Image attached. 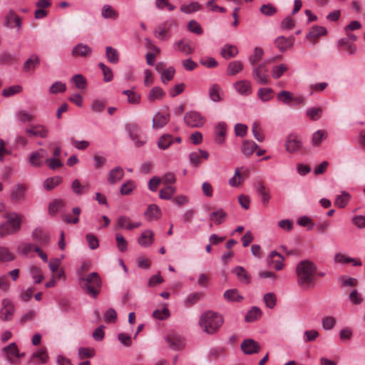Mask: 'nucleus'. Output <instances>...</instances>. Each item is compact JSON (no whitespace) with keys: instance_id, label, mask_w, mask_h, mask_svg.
<instances>
[{"instance_id":"nucleus-3","label":"nucleus","mask_w":365,"mask_h":365,"mask_svg":"<svg viewBox=\"0 0 365 365\" xmlns=\"http://www.w3.org/2000/svg\"><path fill=\"white\" fill-rule=\"evenodd\" d=\"M79 284L86 294L96 299L100 292L102 282L97 272H91L79 278Z\"/></svg>"},{"instance_id":"nucleus-39","label":"nucleus","mask_w":365,"mask_h":365,"mask_svg":"<svg viewBox=\"0 0 365 365\" xmlns=\"http://www.w3.org/2000/svg\"><path fill=\"white\" fill-rule=\"evenodd\" d=\"M224 297L229 302H240L243 299V297L239 294V292L236 289L225 291Z\"/></svg>"},{"instance_id":"nucleus-32","label":"nucleus","mask_w":365,"mask_h":365,"mask_svg":"<svg viewBox=\"0 0 365 365\" xmlns=\"http://www.w3.org/2000/svg\"><path fill=\"white\" fill-rule=\"evenodd\" d=\"M40 63L39 57L36 55H31L23 64L22 69L24 71H34Z\"/></svg>"},{"instance_id":"nucleus-55","label":"nucleus","mask_w":365,"mask_h":365,"mask_svg":"<svg viewBox=\"0 0 365 365\" xmlns=\"http://www.w3.org/2000/svg\"><path fill=\"white\" fill-rule=\"evenodd\" d=\"M14 259L13 253L4 247H0V262H10Z\"/></svg>"},{"instance_id":"nucleus-28","label":"nucleus","mask_w":365,"mask_h":365,"mask_svg":"<svg viewBox=\"0 0 365 365\" xmlns=\"http://www.w3.org/2000/svg\"><path fill=\"white\" fill-rule=\"evenodd\" d=\"M160 210L155 204L150 205L144 212L145 217L149 220H155L160 218Z\"/></svg>"},{"instance_id":"nucleus-57","label":"nucleus","mask_w":365,"mask_h":365,"mask_svg":"<svg viewBox=\"0 0 365 365\" xmlns=\"http://www.w3.org/2000/svg\"><path fill=\"white\" fill-rule=\"evenodd\" d=\"M66 90V86L61 81H56L49 88V92L52 94L63 93Z\"/></svg>"},{"instance_id":"nucleus-37","label":"nucleus","mask_w":365,"mask_h":365,"mask_svg":"<svg viewBox=\"0 0 365 365\" xmlns=\"http://www.w3.org/2000/svg\"><path fill=\"white\" fill-rule=\"evenodd\" d=\"M174 47L176 50L183 53L185 55L192 53L194 49L192 48L187 42H185L183 39L176 41L174 43Z\"/></svg>"},{"instance_id":"nucleus-64","label":"nucleus","mask_w":365,"mask_h":365,"mask_svg":"<svg viewBox=\"0 0 365 365\" xmlns=\"http://www.w3.org/2000/svg\"><path fill=\"white\" fill-rule=\"evenodd\" d=\"M277 98L285 104H289L291 101L294 99L292 93L287 91H282L279 92L277 95Z\"/></svg>"},{"instance_id":"nucleus-41","label":"nucleus","mask_w":365,"mask_h":365,"mask_svg":"<svg viewBox=\"0 0 365 365\" xmlns=\"http://www.w3.org/2000/svg\"><path fill=\"white\" fill-rule=\"evenodd\" d=\"M351 195L346 191H342L340 195L336 197L334 205L340 208L344 207L350 200Z\"/></svg>"},{"instance_id":"nucleus-40","label":"nucleus","mask_w":365,"mask_h":365,"mask_svg":"<svg viewBox=\"0 0 365 365\" xmlns=\"http://www.w3.org/2000/svg\"><path fill=\"white\" fill-rule=\"evenodd\" d=\"M173 137L170 134H163L158 141V146L161 150H165L173 143Z\"/></svg>"},{"instance_id":"nucleus-31","label":"nucleus","mask_w":365,"mask_h":365,"mask_svg":"<svg viewBox=\"0 0 365 365\" xmlns=\"http://www.w3.org/2000/svg\"><path fill=\"white\" fill-rule=\"evenodd\" d=\"M165 95V93L162 88L155 86L149 91L147 98L149 102L153 103L163 99Z\"/></svg>"},{"instance_id":"nucleus-48","label":"nucleus","mask_w":365,"mask_h":365,"mask_svg":"<svg viewBox=\"0 0 365 365\" xmlns=\"http://www.w3.org/2000/svg\"><path fill=\"white\" fill-rule=\"evenodd\" d=\"M106 58L108 61L111 63H116L119 61L118 53L116 49L111 46H107L106 48Z\"/></svg>"},{"instance_id":"nucleus-19","label":"nucleus","mask_w":365,"mask_h":365,"mask_svg":"<svg viewBox=\"0 0 365 365\" xmlns=\"http://www.w3.org/2000/svg\"><path fill=\"white\" fill-rule=\"evenodd\" d=\"M169 346L174 349L178 350L184 346V339L180 335L175 333H170L166 337Z\"/></svg>"},{"instance_id":"nucleus-59","label":"nucleus","mask_w":365,"mask_h":365,"mask_svg":"<svg viewBox=\"0 0 365 365\" xmlns=\"http://www.w3.org/2000/svg\"><path fill=\"white\" fill-rule=\"evenodd\" d=\"M30 274L34 280V283L39 284L42 282L43 276L42 275L41 270L38 267L33 266L30 268Z\"/></svg>"},{"instance_id":"nucleus-20","label":"nucleus","mask_w":365,"mask_h":365,"mask_svg":"<svg viewBox=\"0 0 365 365\" xmlns=\"http://www.w3.org/2000/svg\"><path fill=\"white\" fill-rule=\"evenodd\" d=\"M26 187L22 184L14 185L11 190V199L15 202H19L25 199Z\"/></svg>"},{"instance_id":"nucleus-50","label":"nucleus","mask_w":365,"mask_h":365,"mask_svg":"<svg viewBox=\"0 0 365 365\" xmlns=\"http://www.w3.org/2000/svg\"><path fill=\"white\" fill-rule=\"evenodd\" d=\"M64 206V202L62 200H54L48 205V212L51 215H56Z\"/></svg>"},{"instance_id":"nucleus-12","label":"nucleus","mask_w":365,"mask_h":365,"mask_svg":"<svg viewBox=\"0 0 365 365\" xmlns=\"http://www.w3.org/2000/svg\"><path fill=\"white\" fill-rule=\"evenodd\" d=\"M26 133L31 138L39 137L45 138L48 136V130L43 125L36 124L31 125L26 128Z\"/></svg>"},{"instance_id":"nucleus-17","label":"nucleus","mask_w":365,"mask_h":365,"mask_svg":"<svg viewBox=\"0 0 365 365\" xmlns=\"http://www.w3.org/2000/svg\"><path fill=\"white\" fill-rule=\"evenodd\" d=\"M32 239L41 245H46L49 243L50 236L48 232L41 228H35L31 233Z\"/></svg>"},{"instance_id":"nucleus-51","label":"nucleus","mask_w":365,"mask_h":365,"mask_svg":"<svg viewBox=\"0 0 365 365\" xmlns=\"http://www.w3.org/2000/svg\"><path fill=\"white\" fill-rule=\"evenodd\" d=\"M288 70V66L284 63L273 67L272 70V76L274 79L279 78L284 72Z\"/></svg>"},{"instance_id":"nucleus-23","label":"nucleus","mask_w":365,"mask_h":365,"mask_svg":"<svg viewBox=\"0 0 365 365\" xmlns=\"http://www.w3.org/2000/svg\"><path fill=\"white\" fill-rule=\"evenodd\" d=\"M327 30L324 26H312L308 34H307V38L312 41L313 43H315L317 39L321 36L326 35Z\"/></svg>"},{"instance_id":"nucleus-54","label":"nucleus","mask_w":365,"mask_h":365,"mask_svg":"<svg viewBox=\"0 0 365 365\" xmlns=\"http://www.w3.org/2000/svg\"><path fill=\"white\" fill-rule=\"evenodd\" d=\"M263 53V50L261 48L256 47L254 50V54L249 58L250 64L253 66H257L256 63L262 59Z\"/></svg>"},{"instance_id":"nucleus-14","label":"nucleus","mask_w":365,"mask_h":365,"mask_svg":"<svg viewBox=\"0 0 365 365\" xmlns=\"http://www.w3.org/2000/svg\"><path fill=\"white\" fill-rule=\"evenodd\" d=\"M170 121V114L157 112L152 120V128L158 130L165 126Z\"/></svg>"},{"instance_id":"nucleus-52","label":"nucleus","mask_w":365,"mask_h":365,"mask_svg":"<svg viewBox=\"0 0 365 365\" xmlns=\"http://www.w3.org/2000/svg\"><path fill=\"white\" fill-rule=\"evenodd\" d=\"M72 82L78 89H84L87 82L86 78L81 74H76L72 78Z\"/></svg>"},{"instance_id":"nucleus-25","label":"nucleus","mask_w":365,"mask_h":365,"mask_svg":"<svg viewBox=\"0 0 365 365\" xmlns=\"http://www.w3.org/2000/svg\"><path fill=\"white\" fill-rule=\"evenodd\" d=\"M232 272L237 275L242 283L248 284L251 282L252 277L243 267L237 266Z\"/></svg>"},{"instance_id":"nucleus-18","label":"nucleus","mask_w":365,"mask_h":365,"mask_svg":"<svg viewBox=\"0 0 365 365\" xmlns=\"http://www.w3.org/2000/svg\"><path fill=\"white\" fill-rule=\"evenodd\" d=\"M92 54L91 48L87 44H84L82 43H78L76 46H74L71 51V55L73 56L77 57H88Z\"/></svg>"},{"instance_id":"nucleus-1","label":"nucleus","mask_w":365,"mask_h":365,"mask_svg":"<svg viewBox=\"0 0 365 365\" xmlns=\"http://www.w3.org/2000/svg\"><path fill=\"white\" fill-rule=\"evenodd\" d=\"M317 266L309 259L300 261L296 267L297 283L300 287L308 288L314 282Z\"/></svg>"},{"instance_id":"nucleus-22","label":"nucleus","mask_w":365,"mask_h":365,"mask_svg":"<svg viewBox=\"0 0 365 365\" xmlns=\"http://www.w3.org/2000/svg\"><path fill=\"white\" fill-rule=\"evenodd\" d=\"M124 176V171L120 166L115 167L110 170L108 174L107 181L110 184H115L123 179Z\"/></svg>"},{"instance_id":"nucleus-49","label":"nucleus","mask_w":365,"mask_h":365,"mask_svg":"<svg viewBox=\"0 0 365 365\" xmlns=\"http://www.w3.org/2000/svg\"><path fill=\"white\" fill-rule=\"evenodd\" d=\"M176 190L173 186L168 185L165 188L160 190L159 197L163 200H170L175 193Z\"/></svg>"},{"instance_id":"nucleus-42","label":"nucleus","mask_w":365,"mask_h":365,"mask_svg":"<svg viewBox=\"0 0 365 365\" xmlns=\"http://www.w3.org/2000/svg\"><path fill=\"white\" fill-rule=\"evenodd\" d=\"M102 16L105 19H116L118 17V12L110 5H104L102 8Z\"/></svg>"},{"instance_id":"nucleus-34","label":"nucleus","mask_w":365,"mask_h":365,"mask_svg":"<svg viewBox=\"0 0 365 365\" xmlns=\"http://www.w3.org/2000/svg\"><path fill=\"white\" fill-rule=\"evenodd\" d=\"M227 217V213L223 209H219L212 212L210 215V220L216 225H220L224 222Z\"/></svg>"},{"instance_id":"nucleus-43","label":"nucleus","mask_w":365,"mask_h":365,"mask_svg":"<svg viewBox=\"0 0 365 365\" xmlns=\"http://www.w3.org/2000/svg\"><path fill=\"white\" fill-rule=\"evenodd\" d=\"M262 316V311L257 307H253L252 309L247 313L245 316V321L247 322H254Z\"/></svg>"},{"instance_id":"nucleus-13","label":"nucleus","mask_w":365,"mask_h":365,"mask_svg":"<svg viewBox=\"0 0 365 365\" xmlns=\"http://www.w3.org/2000/svg\"><path fill=\"white\" fill-rule=\"evenodd\" d=\"M2 308L0 309V318L3 321H10L12 319L15 312V308L11 302L4 299L2 302Z\"/></svg>"},{"instance_id":"nucleus-29","label":"nucleus","mask_w":365,"mask_h":365,"mask_svg":"<svg viewBox=\"0 0 365 365\" xmlns=\"http://www.w3.org/2000/svg\"><path fill=\"white\" fill-rule=\"evenodd\" d=\"M255 186L257 192L261 195L262 205H266L270 199L269 189H267L264 184L260 181H257L255 183Z\"/></svg>"},{"instance_id":"nucleus-60","label":"nucleus","mask_w":365,"mask_h":365,"mask_svg":"<svg viewBox=\"0 0 365 365\" xmlns=\"http://www.w3.org/2000/svg\"><path fill=\"white\" fill-rule=\"evenodd\" d=\"M22 91V87L19 85L11 86L7 88H5L2 91V95L4 97H9L16 93H20Z\"/></svg>"},{"instance_id":"nucleus-30","label":"nucleus","mask_w":365,"mask_h":365,"mask_svg":"<svg viewBox=\"0 0 365 365\" xmlns=\"http://www.w3.org/2000/svg\"><path fill=\"white\" fill-rule=\"evenodd\" d=\"M235 88L240 94L243 96H248L252 92L251 83L245 80L236 82Z\"/></svg>"},{"instance_id":"nucleus-62","label":"nucleus","mask_w":365,"mask_h":365,"mask_svg":"<svg viewBox=\"0 0 365 365\" xmlns=\"http://www.w3.org/2000/svg\"><path fill=\"white\" fill-rule=\"evenodd\" d=\"M130 224H131V221L128 217L125 215L120 216L117 220L116 229L128 230Z\"/></svg>"},{"instance_id":"nucleus-4","label":"nucleus","mask_w":365,"mask_h":365,"mask_svg":"<svg viewBox=\"0 0 365 365\" xmlns=\"http://www.w3.org/2000/svg\"><path fill=\"white\" fill-rule=\"evenodd\" d=\"M6 221L0 225V237H4L17 233L21 227V218L16 212H9L5 216Z\"/></svg>"},{"instance_id":"nucleus-11","label":"nucleus","mask_w":365,"mask_h":365,"mask_svg":"<svg viewBox=\"0 0 365 365\" xmlns=\"http://www.w3.org/2000/svg\"><path fill=\"white\" fill-rule=\"evenodd\" d=\"M241 349L245 354L252 355L259 353L261 350V346L254 339H246L242 342Z\"/></svg>"},{"instance_id":"nucleus-56","label":"nucleus","mask_w":365,"mask_h":365,"mask_svg":"<svg viewBox=\"0 0 365 365\" xmlns=\"http://www.w3.org/2000/svg\"><path fill=\"white\" fill-rule=\"evenodd\" d=\"M175 70L173 67L170 66L168 68L163 71V73L161 74V80L163 83H167L168 81L173 78L175 75Z\"/></svg>"},{"instance_id":"nucleus-7","label":"nucleus","mask_w":365,"mask_h":365,"mask_svg":"<svg viewBox=\"0 0 365 365\" xmlns=\"http://www.w3.org/2000/svg\"><path fill=\"white\" fill-rule=\"evenodd\" d=\"M173 25H176L175 20L173 19L166 20L165 21L158 24L153 31L155 37L160 40L168 39L170 36L169 30Z\"/></svg>"},{"instance_id":"nucleus-2","label":"nucleus","mask_w":365,"mask_h":365,"mask_svg":"<svg viewBox=\"0 0 365 365\" xmlns=\"http://www.w3.org/2000/svg\"><path fill=\"white\" fill-rule=\"evenodd\" d=\"M224 322L222 316L213 311H207L200 318L199 324L207 334H215Z\"/></svg>"},{"instance_id":"nucleus-6","label":"nucleus","mask_w":365,"mask_h":365,"mask_svg":"<svg viewBox=\"0 0 365 365\" xmlns=\"http://www.w3.org/2000/svg\"><path fill=\"white\" fill-rule=\"evenodd\" d=\"M127 130L130 138L134 142L136 147H141L146 143L148 138L142 133L138 126L129 124L127 126Z\"/></svg>"},{"instance_id":"nucleus-26","label":"nucleus","mask_w":365,"mask_h":365,"mask_svg":"<svg viewBox=\"0 0 365 365\" xmlns=\"http://www.w3.org/2000/svg\"><path fill=\"white\" fill-rule=\"evenodd\" d=\"M153 232L150 230H147L142 232V234L140 235L138 240V242L140 246L147 247L153 244Z\"/></svg>"},{"instance_id":"nucleus-10","label":"nucleus","mask_w":365,"mask_h":365,"mask_svg":"<svg viewBox=\"0 0 365 365\" xmlns=\"http://www.w3.org/2000/svg\"><path fill=\"white\" fill-rule=\"evenodd\" d=\"M302 147V143L296 134H289L285 141L286 150L290 153L299 151Z\"/></svg>"},{"instance_id":"nucleus-46","label":"nucleus","mask_w":365,"mask_h":365,"mask_svg":"<svg viewBox=\"0 0 365 365\" xmlns=\"http://www.w3.org/2000/svg\"><path fill=\"white\" fill-rule=\"evenodd\" d=\"M202 6L197 2H192L188 5L183 4L180 6V11L185 14H191L194 11L201 10Z\"/></svg>"},{"instance_id":"nucleus-53","label":"nucleus","mask_w":365,"mask_h":365,"mask_svg":"<svg viewBox=\"0 0 365 365\" xmlns=\"http://www.w3.org/2000/svg\"><path fill=\"white\" fill-rule=\"evenodd\" d=\"M259 11L264 16H272L277 13V9L272 4H266L261 6Z\"/></svg>"},{"instance_id":"nucleus-61","label":"nucleus","mask_w":365,"mask_h":365,"mask_svg":"<svg viewBox=\"0 0 365 365\" xmlns=\"http://www.w3.org/2000/svg\"><path fill=\"white\" fill-rule=\"evenodd\" d=\"M115 240L117 242V247L119 251L122 252H125L128 249V242L125 237L122 235L118 233L115 235Z\"/></svg>"},{"instance_id":"nucleus-38","label":"nucleus","mask_w":365,"mask_h":365,"mask_svg":"<svg viewBox=\"0 0 365 365\" xmlns=\"http://www.w3.org/2000/svg\"><path fill=\"white\" fill-rule=\"evenodd\" d=\"M61 182L62 178L59 176L48 178L43 182V187L46 190L50 191L54 189L58 185H60Z\"/></svg>"},{"instance_id":"nucleus-45","label":"nucleus","mask_w":365,"mask_h":365,"mask_svg":"<svg viewBox=\"0 0 365 365\" xmlns=\"http://www.w3.org/2000/svg\"><path fill=\"white\" fill-rule=\"evenodd\" d=\"M242 68V63L240 61H235L229 63L227 72L229 76H234L241 71Z\"/></svg>"},{"instance_id":"nucleus-47","label":"nucleus","mask_w":365,"mask_h":365,"mask_svg":"<svg viewBox=\"0 0 365 365\" xmlns=\"http://www.w3.org/2000/svg\"><path fill=\"white\" fill-rule=\"evenodd\" d=\"M257 95L262 101L267 102L273 98V90L270 88H262L259 89Z\"/></svg>"},{"instance_id":"nucleus-9","label":"nucleus","mask_w":365,"mask_h":365,"mask_svg":"<svg viewBox=\"0 0 365 365\" xmlns=\"http://www.w3.org/2000/svg\"><path fill=\"white\" fill-rule=\"evenodd\" d=\"M2 351L4 352L5 358L10 364H14V357L15 358H21L24 356L25 354L20 353L18 349V346L16 343L13 342L9 344L8 346L4 347Z\"/></svg>"},{"instance_id":"nucleus-21","label":"nucleus","mask_w":365,"mask_h":365,"mask_svg":"<svg viewBox=\"0 0 365 365\" xmlns=\"http://www.w3.org/2000/svg\"><path fill=\"white\" fill-rule=\"evenodd\" d=\"M48 356L46 353V349H41L36 352L31 354L29 363L41 365L46 364L48 361Z\"/></svg>"},{"instance_id":"nucleus-63","label":"nucleus","mask_w":365,"mask_h":365,"mask_svg":"<svg viewBox=\"0 0 365 365\" xmlns=\"http://www.w3.org/2000/svg\"><path fill=\"white\" fill-rule=\"evenodd\" d=\"M134 187L133 182L132 180H128L120 186V192L123 195H128L133 191Z\"/></svg>"},{"instance_id":"nucleus-27","label":"nucleus","mask_w":365,"mask_h":365,"mask_svg":"<svg viewBox=\"0 0 365 365\" xmlns=\"http://www.w3.org/2000/svg\"><path fill=\"white\" fill-rule=\"evenodd\" d=\"M46 153L45 150L41 149L40 151H35L30 154L29 162L31 166L40 167L43 163V158Z\"/></svg>"},{"instance_id":"nucleus-15","label":"nucleus","mask_w":365,"mask_h":365,"mask_svg":"<svg viewBox=\"0 0 365 365\" xmlns=\"http://www.w3.org/2000/svg\"><path fill=\"white\" fill-rule=\"evenodd\" d=\"M4 20V26L8 28L12 29L14 27L13 24H15L19 30L21 27V19L13 10H9L6 13Z\"/></svg>"},{"instance_id":"nucleus-36","label":"nucleus","mask_w":365,"mask_h":365,"mask_svg":"<svg viewBox=\"0 0 365 365\" xmlns=\"http://www.w3.org/2000/svg\"><path fill=\"white\" fill-rule=\"evenodd\" d=\"M220 53L223 58L228 59L235 57L238 53V50L235 46L226 44L222 47Z\"/></svg>"},{"instance_id":"nucleus-24","label":"nucleus","mask_w":365,"mask_h":365,"mask_svg":"<svg viewBox=\"0 0 365 365\" xmlns=\"http://www.w3.org/2000/svg\"><path fill=\"white\" fill-rule=\"evenodd\" d=\"M227 125L224 122L218 123L215 127V142L217 144H222L226 135Z\"/></svg>"},{"instance_id":"nucleus-35","label":"nucleus","mask_w":365,"mask_h":365,"mask_svg":"<svg viewBox=\"0 0 365 365\" xmlns=\"http://www.w3.org/2000/svg\"><path fill=\"white\" fill-rule=\"evenodd\" d=\"M222 90L217 84L212 85L209 88V96L213 102H219L222 100Z\"/></svg>"},{"instance_id":"nucleus-33","label":"nucleus","mask_w":365,"mask_h":365,"mask_svg":"<svg viewBox=\"0 0 365 365\" xmlns=\"http://www.w3.org/2000/svg\"><path fill=\"white\" fill-rule=\"evenodd\" d=\"M259 148L257 144H256L252 140H244L242 142L241 150L242 154L246 156H250L255 150H257Z\"/></svg>"},{"instance_id":"nucleus-16","label":"nucleus","mask_w":365,"mask_h":365,"mask_svg":"<svg viewBox=\"0 0 365 365\" xmlns=\"http://www.w3.org/2000/svg\"><path fill=\"white\" fill-rule=\"evenodd\" d=\"M294 39V36L286 38L282 36L275 39L274 44L281 52H285L292 47Z\"/></svg>"},{"instance_id":"nucleus-5","label":"nucleus","mask_w":365,"mask_h":365,"mask_svg":"<svg viewBox=\"0 0 365 365\" xmlns=\"http://www.w3.org/2000/svg\"><path fill=\"white\" fill-rule=\"evenodd\" d=\"M269 63V61H266L252 68V77L260 85H267L269 83V77L267 74L268 68L267 67Z\"/></svg>"},{"instance_id":"nucleus-8","label":"nucleus","mask_w":365,"mask_h":365,"mask_svg":"<svg viewBox=\"0 0 365 365\" xmlns=\"http://www.w3.org/2000/svg\"><path fill=\"white\" fill-rule=\"evenodd\" d=\"M184 121L189 127L200 128L205 124V119L198 112L189 111L185 114Z\"/></svg>"},{"instance_id":"nucleus-44","label":"nucleus","mask_w":365,"mask_h":365,"mask_svg":"<svg viewBox=\"0 0 365 365\" xmlns=\"http://www.w3.org/2000/svg\"><path fill=\"white\" fill-rule=\"evenodd\" d=\"M202 297V292L192 293L189 294L185 299V305L187 307H190L199 302Z\"/></svg>"},{"instance_id":"nucleus-58","label":"nucleus","mask_w":365,"mask_h":365,"mask_svg":"<svg viewBox=\"0 0 365 365\" xmlns=\"http://www.w3.org/2000/svg\"><path fill=\"white\" fill-rule=\"evenodd\" d=\"M264 301L268 308L272 309L276 305V295L273 292L267 293L264 295Z\"/></svg>"}]
</instances>
